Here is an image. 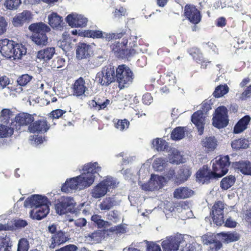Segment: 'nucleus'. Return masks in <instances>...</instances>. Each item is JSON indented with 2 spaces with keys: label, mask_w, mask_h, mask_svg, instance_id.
Segmentation results:
<instances>
[{
  "label": "nucleus",
  "mask_w": 251,
  "mask_h": 251,
  "mask_svg": "<svg viewBox=\"0 0 251 251\" xmlns=\"http://www.w3.org/2000/svg\"><path fill=\"white\" fill-rule=\"evenodd\" d=\"M29 248V242L26 238H22L19 240L17 251H28Z\"/></svg>",
  "instance_id": "nucleus-50"
},
{
  "label": "nucleus",
  "mask_w": 251,
  "mask_h": 251,
  "mask_svg": "<svg viewBox=\"0 0 251 251\" xmlns=\"http://www.w3.org/2000/svg\"><path fill=\"white\" fill-rule=\"evenodd\" d=\"M71 88L73 95L76 97L82 96L88 90L85 80L82 77H79L75 80Z\"/></svg>",
  "instance_id": "nucleus-24"
},
{
  "label": "nucleus",
  "mask_w": 251,
  "mask_h": 251,
  "mask_svg": "<svg viewBox=\"0 0 251 251\" xmlns=\"http://www.w3.org/2000/svg\"><path fill=\"white\" fill-rule=\"evenodd\" d=\"M117 82L118 87L122 89L131 84L134 78V75L130 68L125 64L119 65L116 68Z\"/></svg>",
  "instance_id": "nucleus-5"
},
{
  "label": "nucleus",
  "mask_w": 251,
  "mask_h": 251,
  "mask_svg": "<svg viewBox=\"0 0 251 251\" xmlns=\"http://www.w3.org/2000/svg\"><path fill=\"white\" fill-rule=\"evenodd\" d=\"M223 239L228 242L236 241L240 238V236L237 233H224L221 232L219 234Z\"/></svg>",
  "instance_id": "nucleus-42"
},
{
  "label": "nucleus",
  "mask_w": 251,
  "mask_h": 251,
  "mask_svg": "<svg viewBox=\"0 0 251 251\" xmlns=\"http://www.w3.org/2000/svg\"><path fill=\"white\" fill-rule=\"evenodd\" d=\"M109 100L104 96H96L93 100L88 101V104L89 107L96 111L103 110L110 104Z\"/></svg>",
  "instance_id": "nucleus-20"
},
{
  "label": "nucleus",
  "mask_w": 251,
  "mask_h": 251,
  "mask_svg": "<svg viewBox=\"0 0 251 251\" xmlns=\"http://www.w3.org/2000/svg\"><path fill=\"white\" fill-rule=\"evenodd\" d=\"M32 78V76L24 74L20 76L17 79L18 84L21 86H25L28 82H29Z\"/></svg>",
  "instance_id": "nucleus-53"
},
{
  "label": "nucleus",
  "mask_w": 251,
  "mask_h": 251,
  "mask_svg": "<svg viewBox=\"0 0 251 251\" xmlns=\"http://www.w3.org/2000/svg\"><path fill=\"white\" fill-rule=\"evenodd\" d=\"M164 177L162 176H156L153 180L149 182V184H148L149 187L147 188L151 191L156 190H159L161 188L163 185Z\"/></svg>",
  "instance_id": "nucleus-36"
},
{
  "label": "nucleus",
  "mask_w": 251,
  "mask_h": 251,
  "mask_svg": "<svg viewBox=\"0 0 251 251\" xmlns=\"http://www.w3.org/2000/svg\"><path fill=\"white\" fill-rule=\"evenodd\" d=\"M188 52L197 63H200L203 60V54L198 48L191 47L188 49Z\"/></svg>",
  "instance_id": "nucleus-38"
},
{
  "label": "nucleus",
  "mask_w": 251,
  "mask_h": 251,
  "mask_svg": "<svg viewBox=\"0 0 251 251\" xmlns=\"http://www.w3.org/2000/svg\"><path fill=\"white\" fill-rule=\"evenodd\" d=\"M251 121V118L249 115H246L242 118L234 127V133H240L245 130Z\"/></svg>",
  "instance_id": "nucleus-31"
},
{
  "label": "nucleus",
  "mask_w": 251,
  "mask_h": 251,
  "mask_svg": "<svg viewBox=\"0 0 251 251\" xmlns=\"http://www.w3.org/2000/svg\"><path fill=\"white\" fill-rule=\"evenodd\" d=\"M184 15L193 24L199 23L201 19L200 11L193 4H187L185 6Z\"/></svg>",
  "instance_id": "nucleus-15"
},
{
  "label": "nucleus",
  "mask_w": 251,
  "mask_h": 251,
  "mask_svg": "<svg viewBox=\"0 0 251 251\" xmlns=\"http://www.w3.org/2000/svg\"><path fill=\"white\" fill-rule=\"evenodd\" d=\"M208 243L210 245L209 251H218L222 247V243L217 240L211 239L208 240Z\"/></svg>",
  "instance_id": "nucleus-54"
},
{
  "label": "nucleus",
  "mask_w": 251,
  "mask_h": 251,
  "mask_svg": "<svg viewBox=\"0 0 251 251\" xmlns=\"http://www.w3.org/2000/svg\"><path fill=\"white\" fill-rule=\"evenodd\" d=\"M21 3V0H6L4 2L5 6L8 9H17Z\"/></svg>",
  "instance_id": "nucleus-51"
},
{
  "label": "nucleus",
  "mask_w": 251,
  "mask_h": 251,
  "mask_svg": "<svg viewBox=\"0 0 251 251\" xmlns=\"http://www.w3.org/2000/svg\"><path fill=\"white\" fill-rule=\"evenodd\" d=\"M229 88L226 84L219 85L216 88L213 93L215 98H220L228 92Z\"/></svg>",
  "instance_id": "nucleus-45"
},
{
  "label": "nucleus",
  "mask_w": 251,
  "mask_h": 251,
  "mask_svg": "<svg viewBox=\"0 0 251 251\" xmlns=\"http://www.w3.org/2000/svg\"><path fill=\"white\" fill-rule=\"evenodd\" d=\"M91 220L96 224L99 228H101L105 225V221L101 219V216L95 214L92 216Z\"/></svg>",
  "instance_id": "nucleus-57"
},
{
  "label": "nucleus",
  "mask_w": 251,
  "mask_h": 251,
  "mask_svg": "<svg viewBox=\"0 0 251 251\" xmlns=\"http://www.w3.org/2000/svg\"><path fill=\"white\" fill-rule=\"evenodd\" d=\"M164 75H165V81L169 85H174L176 83V79L172 72H168Z\"/></svg>",
  "instance_id": "nucleus-55"
},
{
  "label": "nucleus",
  "mask_w": 251,
  "mask_h": 251,
  "mask_svg": "<svg viewBox=\"0 0 251 251\" xmlns=\"http://www.w3.org/2000/svg\"><path fill=\"white\" fill-rule=\"evenodd\" d=\"M229 123L228 110L225 106L217 107L212 118L213 126L218 128L226 127Z\"/></svg>",
  "instance_id": "nucleus-10"
},
{
  "label": "nucleus",
  "mask_w": 251,
  "mask_h": 251,
  "mask_svg": "<svg viewBox=\"0 0 251 251\" xmlns=\"http://www.w3.org/2000/svg\"><path fill=\"white\" fill-rule=\"evenodd\" d=\"M235 181L236 178L234 176H227L221 180L220 187L223 190H227L234 185Z\"/></svg>",
  "instance_id": "nucleus-37"
},
{
  "label": "nucleus",
  "mask_w": 251,
  "mask_h": 251,
  "mask_svg": "<svg viewBox=\"0 0 251 251\" xmlns=\"http://www.w3.org/2000/svg\"><path fill=\"white\" fill-rule=\"evenodd\" d=\"M194 191L188 187H181L175 189L173 193L174 197L177 199H184L193 195Z\"/></svg>",
  "instance_id": "nucleus-30"
},
{
  "label": "nucleus",
  "mask_w": 251,
  "mask_h": 251,
  "mask_svg": "<svg viewBox=\"0 0 251 251\" xmlns=\"http://www.w3.org/2000/svg\"><path fill=\"white\" fill-rule=\"evenodd\" d=\"M232 166L242 174L251 176V162L249 160H240L233 162Z\"/></svg>",
  "instance_id": "nucleus-27"
},
{
  "label": "nucleus",
  "mask_w": 251,
  "mask_h": 251,
  "mask_svg": "<svg viewBox=\"0 0 251 251\" xmlns=\"http://www.w3.org/2000/svg\"><path fill=\"white\" fill-rule=\"evenodd\" d=\"M13 128L0 124V138L10 136L13 133Z\"/></svg>",
  "instance_id": "nucleus-49"
},
{
  "label": "nucleus",
  "mask_w": 251,
  "mask_h": 251,
  "mask_svg": "<svg viewBox=\"0 0 251 251\" xmlns=\"http://www.w3.org/2000/svg\"><path fill=\"white\" fill-rule=\"evenodd\" d=\"M196 178L200 182L209 183L210 180L216 178V173L209 169L207 165H203L196 173Z\"/></svg>",
  "instance_id": "nucleus-17"
},
{
  "label": "nucleus",
  "mask_w": 251,
  "mask_h": 251,
  "mask_svg": "<svg viewBox=\"0 0 251 251\" xmlns=\"http://www.w3.org/2000/svg\"><path fill=\"white\" fill-rule=\"evenodd\" d=\"M146 244V251H161V249L159 244L156 242L145 241Z\"/></svg>",
  "instance_id": "nucleus-52"
},
{
  "label": "nucleus",
  "mask_w": 251,
  "mask_h": 251,
  "mask_svg": "<svg viewBox=\"0 0 251 251\" xmlns=\"http://www.w3.org/2000/svg\"><path fill=\"white\" fill-rule=\"evenodd\" d=\"M75 205L76 202L73 198L63 196L56 201L55 209L60 215L68 213H75L77 212Z\"/></svg>",
  "instance_id": "nucleus-8"
},
{
  "label": "nucleus",
  "mask_w": 251,
  "mask_h": 251,
  "mask_svg": "<svg viewBox=\"0 0 251 251\" xmlns=\"http://www.w3.org/2000/svg\"><path fill=\"white\" fill-rule=\"evenodd\" d=\"M12 243L7 235L0 236V251H10Z\"/></svg>",
  "instance_id": "nucleus-35"
},
{
  "label": "nucleus",
  "mask_w": 251,
  "mask_h": 251,
  "mask_svg": "<svg viewBox=\"0 0 251 251\" xmlns=\"http://www.w3.org/2000/svg\"><path fill=\"white\" fill-rule=\"evenodd\" d=\"M50 201L46 196L33 195L25 200L24 205L32 209L30 212V216L33 219L40 220L46 217L50 211Z\"/></svg>",
  "instance_id": "nucleus-2"
},
{
  "label": "nucleus",
  "mask_w": 251,
  "mask_h": 251,
  "mask_svg": "<svg viewBox=\"0 0 251 251\" xmlns=\"http://www.w3.org/2000/svg\"><path fill=\"white\" fill-rule=\"evenodd\" d=\"M152 144L157 151H164L168 147V143L165 140L158 138L153 141Z\"/></svg>",
  "instance_id": "nucleus-41"
},
{
  "label": "nucleus",
  "mask_w": 251,
  "mask_h": 251,
  "mask_svg": "<svg viewBox=\"0 0 251 251\" xmlns=\"http://www.w3.org/2000/svg\"><path fill=\"white\" fill-rule=\"evenodd\" d=\"M85 238L91 244L99 243L101 240L102 232L100 230H96L91 233L86 234Z\"/></svg>",
  "instance_id": "nucleus-40"
},
{
  "label": "nucleus",
  "mask_w": 251,
  "mask_h": 251,
  "mask_svg": "<svg viewBox=\"0 0 251 251\" xmlns=\"http://www.w3.org/2000/svg\"><path fill=\"white\" fill-rule=\"evenodd\" d=\"M116 187V180L111 176H107L93 188L91 196L95 199L100 198L106 195L109 189H114Z\"/></svg>",
  "instance_id": "nucleus-6"
},
{
  "label": "nucleus",
  "mask_w": 251,
  "mask_h": 251,
  "mask_svg": "<svg viewBox=\"0 0 251 251\" xmlns=\"http://www.w3.org/2000/svg\"><path fill=\"white\" fill-rule=\"evenodd\" d=\"M184 241L181 234L167 236L161 242L163 251H177L180 244Z\"/></svg>",
  "instance_id": "nucleus-14"
},
{
  "label": "nucleus",
  "mask_w": 251,
  "mask_h": 251,
  "mask_svg": "<svg viewBox=\"0 0 251 251\" xmlns=\"http://www.w3.org/2000/svg\"><path fill=\"white\" fill-rule=\"evenodd\" d=\"M78 35L81 37L93 39H105L109 42L114 38H119L122 35L121 34H115L114 32H105L100 30L86 29L80 32Z\"/></svg>",
  "instance_id": "nucleus-9"
},
{
  "label": "nucleus",
  "mask_w": 251,
  "mask_h": 251,
  "mask_svg": "<svg viewBox=\"0 0 251 251\" xmlns=\"http://www.w3.org/2000/svg\"><path fill=\"white\" fill-rule=\"evenodd\" d=\"M231 147L233 149L238 150L247 148L248 145L246 139L240 138L232 141Z\"/></svg>",
  "instance_id": "nucleus-44"
},
{
  "label": "nucleus",
  "mask_w": 251,
  "mask_h": 251,
  "mask_svg": "<svg viewBox=\"0 0 251 251\" xmlns=\"http://www.w3.org/2000/svg\"><path fill=\"white\" fill-rule=\"evenodd\" d=\"M191 121L196 126L199 134L201 135L203 133L205 124V117L201 110L195 112L191 116Z\"/></svg>",
  "instance_id": "nucleus-21"
},
{
  "label": "nucleus",
  "mask_w": 251,
  "mask_h": 251,
  "mask_svg": "<svg viewBox=\"0 0 251 251\" xmlns=\"http://www.w3.org/2000/svg\"><path fill=\"white\" fill-rule=\"evenodd\" d=\"M48 232L51 234L50 236L47 239L49 247L50 249H53L65 243L70 239L65 232L61 230H57V226L55 224L48 226Z\"/></svg>",
  "instance_id": "nucleus-4"
},
{
  "label": "nucleus",
  "mask_w": 251,
  "mask_h": 251,
  "mask_svg": "<svg viewBox=\"0 0 251 251\" xmlns=\"http://www.w3.org/2000/svg\"><path fill=\"white\" fill-rule=\"evenodd\" d=\"M116 75V68L111 65H108L97 74L96 79L101 86H108L112 82L117 81Z\"/></svg>",
  "instance_id": "nucleus-7"
},
{
  "label": "nucleus",
  "mask_w": 251,
  "mask_h": 251,
  "mask_svg": "<svg viewBox=\"0 0 251 251\" xmlns=\"http://www.w3.org/2000/svg\"><path fill=\"white\" fill-rule=\"evenodd\" d=\"M66 112V111L65 110H63L60 109H57L52 111L50 113L49 116L52 119H59Z\"/></svg>",
  "instance_id": "nucleus-60"
},
{
  "label": "nucleus",
  "mask_w": 251,
  "mask_h": 251,
  "mask_svg": "<svg viewBox=\"0 0 251 251\" xmlns=\"http://www.w3.org/2000/svg\"><path fill=\"white\" fill-rule=\"evenodd\" d=\"M66 64V60L64 58L57 56L54 58L50 65L52 69H59L63 67Z\"/></svg>",
  "instance_id": "nucleus-47"
},
{
  "label": "nucleus",
  "mask_w": 251,
  "mask_h": 251,
  "mask_svg": "<svg viewBox=\"0 0 251 251\" xmlns=\"http://www.w3.org/2000/svg\"><path fill=\"white\" fill-rule=\"evenodd\" d=\"M230 164L228 155L220 156L215 158V160L213 163L212 170L216 173L217 178L222 177L228 172Z\"/></svg>",
  "instance_id": "nucleus-11"
},
{
  "label": "nucleus",
  "mask_w": 251,
  "mask_h": 251,
  "mask_svg": "<svg viewBox=\"0 0 251 251\" xmlns=\"http://www.w3.org/2000/svg\"><path fill=\"white\" fill-rule=\"evenodd\" d=\"M185 127L177 126L171 133V138L175 141L180 140L185 136Z\"/></svg>",
  "instance_id": "nucleus-39"
},
{
  "label": "nucleus",
  "mask_w": 251,
  "mask_h": 251,
  "mask_svg": "<svg viewBox=\"0 0 251 251\" xmlns=\"http://www.w3.org/2000/svg\"><path fill=\"white\" fill-rule=\"evenodd\" d=\"M32 18V15L29 11L24 10L13 18L12 24L15 27L22 26L24 24L29 23Z\"/></svg>",
  "instance_id": "nucleus-22"
},
{
  "label": "nucleus",
  "mask_w": 251,
  "mask_h": 251,
  "mask_svg": "<svg viewBox=\"0 0 251 251\" xmlns=\"http://www.w3.org/2000/svg\"><path fill=\"white\" fill-rule=\"evenodd\" d=\"M191 174L190 169L186 166L181 167L178 173V175L176 176V181L180 184L187 180Z\"/></svg>",
  "instance_id": "nucleus-32"
},
{
  "label": "nucleus",
  "mask_w": 251,
  "mask_h": 251,
  "mask_svg": "<svg viewBox=\"0 0 251 251\" xmlns=\"http://www.w3.org/2000/svg\"><path fill=\"white\" fill-rule=\"evenodd\" d=\"M27 225V223L25 220L18 219L15 220L14 221L13 225L12 226L13 227V229H20L21 228L25 227Z\"/></svg>",
  "instance_id": "nucleus-59"
},
{
  "label": "nucleus",
  "mask_w": 251,
  "mask_h": 251,
  "mask_svg": "<svg viewBox=\"0 0 251 251\" xmlns=\"http://www.w3.org/2000/svg\"><path fill=\"white\" fill-rule=\"evenodd\" d=\"M14 41L8 39L0 40V52L5 57L11 59Z\"/></svg>",
  "instance_id": "nucleus-25"
},
{
  "label": "nucleus",
  "mask_w": 251,
  "mask_h": 251,
  "mask_svg": "<svg viewBox=\"0 0 251 251\" xmlns=\"http://www.w3.org/2000/svg\"><path fill=\"white\" fill-rule=\"evenodd\" d=\"M126 15V10L123 6H120L119 8L115 9V11L113 12V15L114 18L120 19L122 16H125Z\"/></svg>",
  "instance_id": "nucleus-56"
},
{
  "label": "nucleus",
  "mask_w": 251,
  "mask_h": 251,
  "mask_svg": "<svg viewBox=\"0 0 251 251\" xmlns=\"http://www.w3.org/2000/svg\"><path fill=\"white\" fill-rule=\"evenodd\" d=\"M86 182L82 178L80 175L75 177L67 179L65 183L61 187V191L64 192L68 193L71 191L76 189L78 186L84 187V183Z\"/></svg>",
  "instance_id": "nucleus-16"
},
{
  "label": "nucleus",
  "mask_w": 251,
  "mask_h": 251,
  "mask_svg": "<svg viewBox=\"0 0 251 251\" xmlns=\"http://www.w3.org/2000/svg\"><path fill=\"white\" fill-rule=\"evenodd\" d=\"M100 170L101 167L99 166L97 162L89 163L84 166L83 168L84 172L80 175V176L86 182L84 183V187H89L93 183L95 177V174Z\"/></svg>",
  "instance_id": "nucleus-12"
},
{
  "label": "nucleus",
  "mask_w": 251,
  "mask_h": 251,
  "mask_svg": "<svg viewBox=\"0 0 251 251\" xmlns=\"http://www.w3.org/2000/svg\"><path fill=\"white\" fill-rule=\"evenodd\" d=\"M110 231L115 232L116 234L124 233L126 232V229L124 226L119 225L117 226L112 227L110 228Z\"/></svg>",
  "instance_id": "nucleus-63"
},
{
  "label": "nucleus",
  "mask_w": 251,
  "mask_h": 251,
  "mask_svg": "<svg viewBox=\"0 0 251 251\" xmlns=\"http://www.w3.org/2000/svg\"><path fill=\"white\" fill-rule=\"evenodd\" d=\"M49 24L53 29L62 30L64 26V23L62 17L56 13L52 12L49 17Z\"/></svg>",
  "instance_id": "nucleus-29"
},
{
  "label": "nucleus",
  "mask_w": 251,
  "mask_h": 251,
  "mask_svg": "<svg viewBox=\"0 0 251 251\" xmlns=\"http://www.w3.org/2000/svg\"><path fill=\"white\" fill-rule=\"evenodd\" d=\"M13 47L11 55V58H13V60L21 59L26 52V49L21 44L14 42Z\"/></svg>",
  "instance_id": "nucleus-33"
},
{
  "label": "nucleus",
  "mask_w": 251,
  "mask_h": 251,
  "mask_svg": "<svg viewBox=\"0 0 251 251\" xmlns=\"http://www.w3.org/2000/svg\"><path fill=\"white\" fill-rule=\"evenodd\" d=\"M28 29L32 32L31 40L37 46L41 47L46 46L48 43L47 33L50 31V27L42 22L31 24Z\"/></svg>",
  "instance_id": "nucleus-3"
},
{
  "label": "nucleus",
  "mask_w": 251,
  "mask_h": 251,
  "mask_svg": "<svg viewBox=\"0 0 251 251\" xmlns=\"http://www.w3.org/2000/svg\"><path fill=\"white\" fill-rule=\"evenodd\" d=\"M34 121L33 117L27 113H20L15 117L16 129L19 130L21 126H29Z\"/></svg>",
  "instance_id": "nucleus-23"
},
{
  "label": "nucleus",
  "mask_w": 251,
  "mask_h": 251,
  "mask_svg": "<svg viewBox=\"0 0 251 251\" xmlns=\"http://www.w3.org/2000/svg\"><path fill=\"white\" fill-rule=\"evenodd\" d=\"M201 145L207 151H213L217 147V141L214 137H205L201 140Z\"/></svg>",
  "instance_id": "nucleus-34"
},
{
  "label": "nucleus",
  "mask_w": 251,
  "mask_h": 251,
  "mask_svg": "<svg viewBox=\"0 0 251 251\" xmlns=\"http://www.w3.org/2000/svg\"><path fill=\"white\" fill-rule=\"evenodd\" d=\"M114 123V126L120 131H124L126 129L129 125V122L125 119L124 120H116Z\"/></svg>",
  "instance_id": "nucleus-48"
},
{
  "label": "nucleus",
  "mask_w": 251,
  "mask_h": 251,
  "mask_svg": "<svg viewBox=\"0 0 251 251\" xmlns=\"http://www.w3.org/2000/svg\"><path fill=\"white\" fill-rule=\"evenodd\" d=\"M7 23L4 17L0 16V35L4 33L6 30Z\"/></svg>",
  "instance_id": "nucleus-64"
},
{
  "label": "nucleus",
  "mask_w": 251,
  "mask_h": 251,
  "mask_svg": "<svg viewBox=\"0 0 251 251\" xmlns=\"http://www.w3.org/2000/svg\"><path fill=\"white\" fill-rule=\"evenodd\" d=\"M167 161L164 158H157L153 163V167L157 171H162L167 165Z\"/></svg>",
  "instance_id": "nucleus-46"
},
{
  "label": "nucleus",
  "mask_w": 251,
  "mask_h": 251,
  "mask_svg": "<svg viewBox=\"0 0 251 251\" xmlns=\"http://www.w3.org/2000/svg\"><path fill=\"white\" fill-rule=\"evenodd\" d=\"M91 52V45L82 42L78 43L76 49V56L78 60L89 58Z\"/></svg>",
  "instance_id": "nucleus-26"
},
{
  "label": "nucleus",
  "mask_w": 251,
  "mask_h": 251,
  "mask_svg": "<svg viewBox=\"0 0 251 251\" xmlns=\"http://www.w3.org/2000/svg\"><path fill=\"white\" fill-rule=\"evenodd\" d=\"M55 53V50L53 47H47L39 50L36 55V58L41 61L47 62L50 60Z\"/></svg>",
  "instance_id": "nucleus-28"
},
{
  "label": "nucleus",
  "mask_w": 251,
  "mask_h": 251,
  "mask_svg": "<svg viewBox=\"0 0 251 251\" xmlns=\"http://www.w3.org/2000/svg\"><path fill=\"white\" fill-rule=\"evenodd\" d=\"M78 247L74 244H69L62 247L55 251H77Z\"/></svg>",
  "instance_id": "nucleus-61"
},
{
  "label": "nucleus",
  "mask_w": 251,
  "mask_h": 251,
  "mask_svg": "<svg viewBox=\"0 0 251 251\" xmlns=\"http://www.w3.org/2000/svg\"><path fill=\"white\" fill-rule=\"evenodd\" d=\"M142 102L146 105H150L153 101V98L150 93H146L143 95L142 99Z\"/></svg>",
  "instance_id": "nucleus-62"
},
{
  "label": "nucleus",
  "mask_w": 251,
  "mask_h": 251,
  "mask_svg": "<svg viewBox=\"0 0 251 251\" xmlns=\"http://www.w3.org/2000/svg\"><path fill=\"white\" fill-rule=\"evenodd\" d=\"M50 127V124L45 119H39L33 122L28 127V130L32 133L46 132Z\"/></svg>",
  "instance_id": "nucleus-19"
},
{
  "label": "nucleus",
  "mask_w": 251,
  "mask_h": 251,
  "mask_svg": "<svg viewBox=\"0 0 251 251\" xmlns=\"http://www.w3.org/2000/svg\"><path fill=\"white\" fill-rule=\"evenodd\" d=\"M12 115V112L9 109H3L1 111L0 117L4 120V123H8Z\"/></svg>",
  "instance_id": "nucleus-58"
},
{
  "label": "nucleus",
  "mask_w": 251,
  "mask_h": 251,
  "mask_svg": "<svg viewBox=\"0 0 251 251\" xmlns=\"http://www.w3.org/2000/svg\"><path fill=\"white\" fill-rule=\"evenodd\" d=\"M225 203L221 201L214 202L210 212L213 221L217 226H221L224 223Z\"/></svg>",
  "instance_id": "nucleus-13"
},
{
  "label": "nucleus",
  "mask_w": 251,
  "mask_h": 251,
  "mask_svg": "<svg viewBox=\"0 0 251 251\" xmlns=\"http://www.w3.org/2000/svg\"><path fill=\"white\" fill-rule=\"evenodd\" d=\"M115 34L122 35L121 37L112 40L122 39L121 42L115 41L110 46V50L115 56L123 59H128L134 56L137 53L136 50L134 48L136 46V41L132 43L129 42L131 39V36L127 33V29H122Z\"/></svg>",
  "instance_id": "nucleus-1"
},
{
  "label": "nucleus",
  "mask_w": 251,
  "mask_h": 251,
  "mask_svg": "<svg viewBox=\"0 0 251 251\" xmlns=\"http://www.w3.org/2000/svg\"><path fill=\"white\" fill-rule=\"evenodd\" d=\"M115 201L111 198L108 197L104 199L100 205V208L102 210H108L114 205Z\"/></svg>",
  "instance_id": "nucleus-43"
},
{
  "label": "nucleus",
  "mask_w": 251,
  "mask_h": 251,
  "mask_svg": "<svg viewBox=\"0 0 251 251\" xmlns=\"http://www.w3.org/2000/svg\"><path fill=\"white\" fill-rule=\"evenodd\" d=\"M66 21L72 27H84L86 26L88 19L84 16L77 14H70L66 18Z\"/></svg>",
  "instance_id": "nucleus-18"
}]
</instances>
